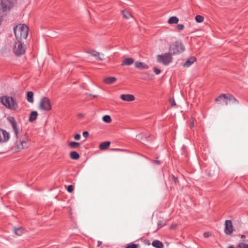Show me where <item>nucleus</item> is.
I'll list each match as a JSON object with an SVG mask.
<instances>
[{
    "label": "nucleus",
    "instance_id": "a18cd8bd",
    "mask_svg": "<svg viewBox=\"0 0 248 248\" xmlns=\"http://www.w3.org/2000/svg\"><path fill=\"white\" fill-rule=\"evenodd\" d=\"M241 238H245V236L244 235H241Z\"/></svg>",
    "mask_w": 248,
    "mask_h": 248
},
{
    "label": "nucleus",
    "instance_id": "de8ad7c7",
    "mask_svg": "<svg viewBox=\"0 0 248 248\" xmlns=\"http://www.w3.org/2000/svg\"><path fill=\"white\" fill-rule=\"evenodd\" d=\"M112 150L116 151V150H118L119 149H112Z\"/></svg>",
    "mask_w": 248,
    "mask_h": 248
},
{
    "label": "nucleus",
    "instance_id": "c03bdc74",
    "mask_svg": "<svg viewBox=\"0 0 248 248\" xmlns=\"http://www.w3.org/2000/svg\"><path fill=\"white\" fill-rule=\"evenodd\" d=\"M78 116H79V117H82V116H83V114H79L78 115Z\"/></svg>",
    "mask_w": 248,
    "mask_h": 248
},
{
    "label": "nucleus",
    "instance_id": "a211bd4d",
    "mask_svg": "<svg viewBox=\"0 0 248 248\" xmlns=\"http://www.w3.org/2000/svg\"><path fill=\"white\" fill-rule=\"evenodd\" d=\"M134 62V60L132 58H125L124 59L122 63V65H130Z\"/></svg>",
    "mask_w": 248,
    "mask_h": 248
},
{
    "label": "nucleus",
    "instance_id": "a878e982",
    "mask_svg": "<svg viewBox=\"0 0 248 248\" xmlns=\"http://www.w3.org/2000/svg\"><path fill=\"white\" fill-rule=\"evenodd\" d=\"M179 21V19L176 16H171L169 19L168 22L170 24H177Z\"/></svg>",
    "mask_w": 248,
    "mask_h": 248
},
{
    "label": "nucleus",
    "instance_id": "f3484780",
    "mask_svg": "<svg viewBox=\"0 0 248 248\" xmlns=\"http://www.w3.org/2000/svg\"><path fill=\"white\" fill-rule=\"evenodd\" d=\"M196 59L194 57H191L189 58L186 62L183 64L184 67H189L194 62H195Z\"/></svg>",
    "mask_w": 248,
    "mask_h": 248
},
{
    "label": "nucleus",
    "instance_id": "49530a36",
    "mask_svg": "<svg viewBox=\"0 0 248 248\" xmlns=\"http://www.w3.org/2000/svg\"><path fill=\"white\" fill-rule=\"evenodd\" d=\"M228 248H234L232 246H230L228 247Z\"/></svg>",
    "mask_w": 248,
    "mask_h": 248
},
{
    "label": "nucleus",
    "instance_id": "20e7f679",
    "mask_svg": "<svg viewBox=\"0 0 248 248\" xmlns=\"http://www.w3.org/2000/svg\"><path fill=\"white\" fill-rule=\"evenodd\" d=\"M185 50V47L182 43L179 41H176L171 44L169 48V52L171 55L178 54L183 52Z\"/></svg>",
    "mask_w": 248,
    "mask_h": 248
},
{
    "label": "nucleus",
    "instance_id": "9d476101",
    "mask_svg": "<svg viewBox=\"0 0 248 248\" xmlns=\"http://www.w3.org/2000/svg\"><path fill=\"white\" fill-rule=\"evenodd\" d=\"M10 138V134L6 130L0 129V142H7Z\"/></svg>",
    "mask_w": 248,
    "mask_h": 248
},
{
    "label": "nucleus",
    "instance_id": "7ed1b4c3",
    "mask_svg": "<svg viewBox=\"0 0 248 248\" xmlns=\"http://www.w3.org/2000/svg\"><path fill=\"white\" fill-rule=\"evenodd\" d=\"M1 103L7 108L15 110L18 108L16 101L12 97L4 96L0 98Z\"/></svg>",
    "mask_w": 248,
    "mask_h": 248
},
{
    "label": "nucleus",
    "instance_id": "2f4dec72",
    "mask_svg": "<svg viewBox=\"0 0 248 248\" xmlns=\"http://www.w3.org/2000/svg\"><path fill=\"white\" fill-rule=\"evenodd\" d=\"M238 248H248V244L241 243L237 246Z\"/></svg>",
    "mask_w": 248,
    "mask_h": 248
},
{
    "label": "nucleus",
    "instance_id": "5701e85b",
    "mask_svg": "<svg viewBox=\"0 0 248 248\" xmlns=\"http://www.w3.org/2000/svg\"><path fill=\"white\" fill-rule=\"evenodd\" d=\"M27 99L30 103H32L33 102V93L32 92H27Z\"/></svg>",
    "mask_w": 248,
    "mask_h": 248
},
{
    "label": "nucleus",
    "instance_id": "bb28decb",
    "mask_svg": "<svg viewBox=\"0 0 248 248\" xmlns=\"http://www.w3.org/2000/svg\"><path fill=\"white\" fill-rule=\"evenodd\" d=\"M24 229L22 227H20L18 228H15L14 232L18 236H20L23 233Z\"/></svg>",
    "mask_w": 248,
    "mask_h": 248
},
{
    "label": "nucleus",
    "instance_id": "58836bf2",
    "mask_svg": "<svg viewBox=\"0 0 248 248\" xmlns=\"http://www.w3.org/2000/svg\"><path fill=\"white\" fill-rule=\"evenodd\" d=\"M89 136V132L88 131H84L83 133V136L85 138H87Z\"/></svg>",
    "mask_w": 248,
    "mask_h": 248
},
{
    "label": "nucleus",
    "instance_id": "c85d7f7f",
    "mask_svg": "<svg viewBox=\"0 0 248 248\" xmlns=\"http://www.w3.org/2000/svg\"><path fill=\"white\" fill-rule=\"evenodd\" d=\"M122 13L124 17L126 19H129L130 17H132V15L127 11L125 12V11L124 10L122 11Z\"/></svg>",
    "mask_w": 248,
    "mask_h": 248
},
{
    "label": "nucleus",
    "instance_id": "f257e3e1",
    "mask_svg": "<svg viewBox=\"0 0 248 248\" xmlns=\"http://www.w3.org/2000/svg\"><path fill=\"white\" fill-rule=\"evenodd\" d=\"M9 122H10L12 126L15 136L16 139V140L15 142L14 146L15 150L16 151H20L23 149L28 148L30 145V143L29 142L28 139L27 137H23L18 140V134L20 129L17 126V123L14 118L11 117L9 119Z\"/></svg>",
    "mask_w": 248,
    "mask_h": 248
},
{
    "label": "nucleus",
    "instance_id": "412c9836",
    "mask_svg": "<svg viewBox=\"0 0 248 248\" xmlns=\"http://www.w3.org/2000/svg\"><path fill=\"white\" fill-rule=\"evenodd\" d=\"M37 115L38 113L36 111L31 112L29 116V121L30 122L34 121L36 119Z\"/></svg>",
    "mask_w": 248,
    "mask_h": 248
},
{
    "label": "nucleus",
    "instance_id": "e433bc0d",
    "mask_svg": "<svg viewBox=\"0 0 248 248\" xmlns=\"http://www.w3.org/2000/svg\"><path fill=\"white\" fill-rule=\"evenodd\" d=\"M80 135L79 134H76L75 137H74V139L76 140H80Z\"/></svg>",
    "mask_w": 248,
    "mask_h": 248
},
{
    "label": "nucleus",
    "instance_id": "473e14b6",
    "mask_svg": "<svg viewBox=\"0 0 248 248\" xmlns=\"http://www.w3.org/2000/svg\"><path fill=\"white\" fill-rule=\"evenodd\" d=\"M184 26L183 24H178L176 26V29L179 31H182L184 29Z\"/></svg>",
    "mask_w": 248,
    "mask_h": 248
},
{
    "label": "nucleus",
    "instance_id": "ea45409f",
    "mask_svg": "<svg viewBox=\"0 0 248 248\" xmlns=\"http://www.w3.org/2000/svg\"><path fill=\"white\" fill-rule=\"evenodd\" d=\"M210 235V233L209 232H205L203 233V236L205 238L208 237Z\"/></svg>",
    "mask_w": 248,
    "mask_h": 248
},
{
    "label": "nucleus",
    "instance_id": "393cba45",
    "mask_svg": "<svg viewBox=\"0 0 248 248\" xmlns=\"http://www.w3.org/2000/svg\"><path fill=\"white\" fill-rule=\"evenodd\" d=\"M69 146L73 149L79 148L80 147V144L79 142L71 141L69 143Z\"/></svg>",
    "mask_w": 248,
    "mask_h": 248
},
{
    "label": "nucleus",
    "instance_id": "7c9ffc66",
    "mask_svg": "<svg viewBox=\"0 0 248 248\" xmlns=\"http://www.w3.org/2000/svg\"><path fill=\"white\" fill-rule=\"evenodd\" d=\"M165 224H166V223L165 221H164L163 220L159 221L157 223L158 229H159L161 228V227H162L163 226H165Z\"/></svg>",
    "mask_w": 248,
    "mask_h": 248
},
{
    "label": "nucleus",
    "instance_id": "dca6fc26",
    "mask_svg": "<svg viewBox=\"0 0 248 248\" xmlns=\"http://www.w3.org/2000/svg\"><path fill=\"white\" fill-rule=\"evenodd\" d=\"M135 67L140 69H147L149 68V66L142 62H136L135 63Z\"/></svg>",
    "mask_w": 248,
    "mask_h": 248
},
{
    "label": "nucleus",
    "instance_id": "4468645a",
    "mask_svg": "<svg viewBox=\"0 0 248 248\" xmlns=\"http://www.w3.org/2000/svg\"><path fill=\"white\" fill-rule=\"evenodd\" d=\"M227 95L225 94H222L220 95L215 100L218 102V103L221 105H225V102H226V98Z\"/></svg>",
    "mask_w": 248,
    "mask_h": 248
},
{
    "label": "nucleus",
    "instance_id": "2eb2a0df",
    "mask_svg": "<svg viewBox=\"0 0 248 248\" xmlns=\"http://www.w3.org/2000/svg\"><path fill=\"white\" fill-rule=\"evenodd\" d=\"M150 135H146L143 133H140L136 136V140L140 141L145 140V141H148V138L150 137Z\"/></svg>",
    "mask_w": 248,
    "mask_h": 248
},
{
    "label": "nucleus",
    "instance_id": "f03ea898",
    "mask_svg": "<svg viewBox=\"0 0 248 248\" xmlns=\"http://www.w3.org/2000/svg\"><path fill=\"white\" fill-rule=\"evenodd\" d=\"M14 33L16 40L22 41L26 39L28 35V27L24 24H19L14 28Z\"/></svg>",
    "mask_w": 248,
    "mask_h": 248
},
{
    "label": "nucleus",
    "instance_id": "6e6552de",
    "mask_svg": "<svg viewBox=\"0 0 248 248\" xmlns=\"http://www.w3.org/2000/svg\"><path fill=\"white\" fill-rule=\"evenodd\" d=\"M39 108L46 111L51 110L52 108L49 99L46 97H43L40 101Z\"/></svg>",
    "mask_w": 248,
    "mask_h": 248
},
{
    "label": "nucleus",
    "instance_id": "4be33fe9",
    "mask_svg": "<svg viewBox=\"0 0 248 248\" xmlns=\"http://www.w3.org/2000/svg\"><path fill=\"white\" fill-rule=\"evenodd\" d=\"M70 158L74 160H78L79 158V155L76 151L71 152L69 154Z\"/></svg>",
    "mask_w": 248,
    "mask_h": 248
},
{
    "label": "nucleus",
    "instance_id": "423d86ee",
    "mask_svg": "<svg viewBox=\"0 0 248 248\" xmlns=\"http://www.w3.org/2000/svg\"><path fill=\"white\" fill-rule=\"evenodd\" d=\"M25 49L26 48L23 46L21 41L16 40L13 47V51L15 55L20 56L23 54L25 52Z\"/></svg>",
    "mask_w": 248,
    "mask_h": 248
},
{
    "label": "nucleus",
    "instance_id": "ddd939ff",
    "mask_svg": "<svg viewBox=\"0 0 248 248\" xmlns=\"http://www.w3.org/2000/svg\"><path fill=\"white\" fill-rule=\"evenodd\" d=\"M120 98L123 100L127 102L132 101L135 99V96L133 95L130 94H122Z\"/></svg>",
    "mask_w": 248,
    "mask_h": 248
},
{
    "label": "nucleus",
    "instance_id": "f704fd0d",
    "mask_svg": "<svg viewBox=\"0 0 248 248\" xmlns=\"http://www.w3.org/2000/svg\"><path fill=\"white\" fill-rule=\"evenodd\" d=\"M73 190H74V186L72 185L68 186L67 187V191L71 193V192H73Z\"/></svg>",
    "mask_w": 248,
    "mask_h": 248
},
{
    "label": "nucleus",
    "instance_id": "c9c22d12",
    "mask_svg": "<svg viewBox=\"0 0 248 248\" xmlns=\"http://www.w3.org/2000/svg\"><path fill=\"white\" fill-rule=\"evenodd\" d=\"M138 247V245L134 244H130L127 246L126 248H137Z\"/></svg>",
    "mask_w": 248,
    "mask_h": 248
},
{
    "label": "nucleus",
    "instance_id": "09e8293b",
    "mask_svg": "<svg viewBox=\"0 0 248 248\" xmlns=\"http://www.w3.org/2000/svg\"><path fill=\"white\" fill-rule=\"evenodd\" d=\"M94 97H96V95H94L93 96Z\"/></svg>",
    "mask_w": 248,
    "mask_h": 248
},
{
    "label": "nucleus",
    "instance_id": "9b49d317",
    "mask_svg": "<svg viewBox=\"0 0 248 248\" xmlns=\"http://www.w3.org/2000/svg\"><path fill=\"white\" fill-rule=\"evenodd\" d=\"M87 53L92 56L95 57L98 60H103L104 59V54L94 50H89L87 51Z\"/></svg>",
    "mask_w": 248,
    "mask_h": 248
},
{
    "label": "nucleus",
    "instance_id": "cd10ccee",
    "mask_svg": "<svg viewBox=\"0 0 248 248\" xmlns=\"http://www.w3.org/2000/svg\"><path fill=\"white\" fill-rule=\"evenodd\" d=\"M103 121L104 122H106L107 123H109L111 122L112 120L110 116L109 115H105L103 117Z\"/></svg>",
    "mask_w": 248,
    "mask_h": 248
},
{
    "label": "nucleus",
    "instance_id": "39448f33",
    "mask_svg": "<svg viewBox=\"0 0 248 248\" xmlns=\"http://www.w3.org/2000/svg\"><path fill=\"white\" fill-rule=\"evenodd\" d=\"M157 61L159 63L167 65L172 61V55L170 52L162 55H158L157 56Z\"/></svg>",
    "mask_w": 248,
    "mask_h": 248
},
{
    "label": "nucleus",
    "instance_id": "c756f323",
    "mask_svg": "<svg viewBox=\"0 0 248 248\" xmlns=\"http://www.w3.org/2000/svg\"><path fill=\"white\" fill-rule=\"evenodd\" d=\"M203 17L200 15H197L195 17V20L198 23L202 22L203 21Z\"/></svg>",
    "mask_w": 248,
    "mask_h": 248
},
{
    "label": "nucleus",
    "instance_id": "f8f14e48",
    "mask_svg": "<svg viewBox=\"0 0 248 248\" xmlns=\"http://www.w3.org/2000/svg\"><path fill=\"white\" fill-rule=\"evenodd\" d=\"M238 103V102L232 95L229 94L227 96L225 105L229 106L232 104H237Z\"/></svg>",
    "mask_w": 248,
    "mask_h": 248
},
{
    "label": "nucleus",
    "instance_id": "b1692460",
    "mask_svg": "<svg viewBox=\"0 0 248 248\" xmlns=\"http://www.w3.org/2000/svg\"><path fill=\"white\" fill-rule=\"evenodd\" d=\"M110 142L109 141H105L101 143L99 145L100 150H105L107 149L110 145Z\"/></svg>",
    "mask_w": 248,
    "mask_h": 248
},
{
    "label": "nucleus",
    "instance_id": "4c0bfd02",
    "mask_svg": "<svg viewBox=\"0 0 248 248\" xmlns=\"http://www.w3.org/2000/svg\"><path fill=\"white\" fill-rule=\"evenodd\" d=\"M170 103L172 106H176V103H175V101L173 98L170 100Z\"/></svg>",
    "mask_w": 248,
    "mask_h": 248
},
{
    "label": "nucleus",
    "instance_id": "aec40b11",
    "mask_svg": "<svg viewBox=\"0 0 248 248\" xmlns=\"http://www.w3.org/2000/svg\"><path fill=\"white\" fill-rule=\"evenodd\" d=\"M152 246L156 248H163L164 245L163 243L159 240H154L152 242Z\"/></svg>",
    "mask_w": 248,
    "mask_h": 248
},
{
    "label": "nucleus",
    "instance_id": "72a5a7b5",
    "mask_svg": "<svg viewBox=\"0 0 248 248\" xmlns=\"http://www.w3.org/2000/svg\"><path fill=\"white\" fill-rule=\"evenodd\" d=\"M153 70L154 72L155 73L156 75H158L161 73V71L160 69H158L156 67H154Z\"/></svg>",
    "mask_w": 248,
    "mask_h": 248
},
{
    "label": "nucleus",
    "instance_id": "1a4fd4ad",
    "mask_svg": "<svg viewBox=\"0 0 248 248\" xmlns=\"http://www.w3.org/2000/svg\"><path fill=\"white\" fill-rule=\"evenodd\" d=\"M233 231V227L231 220H226L225 222L224 232L227 235L231 234Z\"/></svg>",
    "mask_w": 248,
    "mask_h": 248
},
{
    "label": "nucleus",
    "instance_id": "6ab92c4d",
    "mask_svg": "<svg viewBox=\"0 0 248 248\" xmlns=\"http://www.w3.org/2000/svg\"><path fill=\"white\" fill-rule=\"evenodd\" d=\"M117 80V78L113 77H108L104 79V82L108 84H112Z\"/></svg>",
    "mask_w": 248,
    "mask_h": 248
},
{
    "label": "nucleus",
    "instance_id": "a19ab883",
    "mask_svg": "<svg viewBox=\"0 0 248 248\" xmlns=\"http://www.w3.org/2000/svg\"><path fill=\"white\" fill-rule=\"evenodd\" d=\"M194 121L193 120H192L191 122H190V124H189V126L191 127V128H192L193 127H194Z\"/></svg>",
    "mask_w": 248,
    "mask_h": 248
},
{
    "label": "nucleus",
    "instance_id": "0eeeda50",
    "mask_svg": "<svg viewBox=\"0 0 248 248\" xmlns=\"http://www.w3.org/2000/svg\"><path fill=\"white\" fill-rule=\"evenodd\" d=\"M13 0H1L0 3V17H2L10 10V6Z\"/></svg>",
    "mask_w": 248,
    "mask_h": 248
},
{
    "label": "nucleus",
    "instance_id": "37998d69",
    "mask_svg": "<svg viewBox=\"0 0 248 248\" xmlns=\"http://www.w3.org/2000/svg\"><path fill=\"white\" fill-rule=\"evenodd\" d=\"M154 162L156 164H160V161H159V160H155Z\"/></svg>",
    "mask_w": 248,
    "mask_h": 248
},
{
    "label": "nucleus",
    "instance_id": "79ce46f5",
    "mask_svg": "<svg viewBox=\"0 0 248 248\" xmlns=\"http://www.w3.org/2000/svg\"><path fill=\"white\" fill-rule=\"evenodd\" d=\"M174 181L175 183H177L178 181V180L177 177H175L174 176H173Z\"/></svg>",
    "mask_w": 248,
    "mask_h": 248
}]
</instances>
